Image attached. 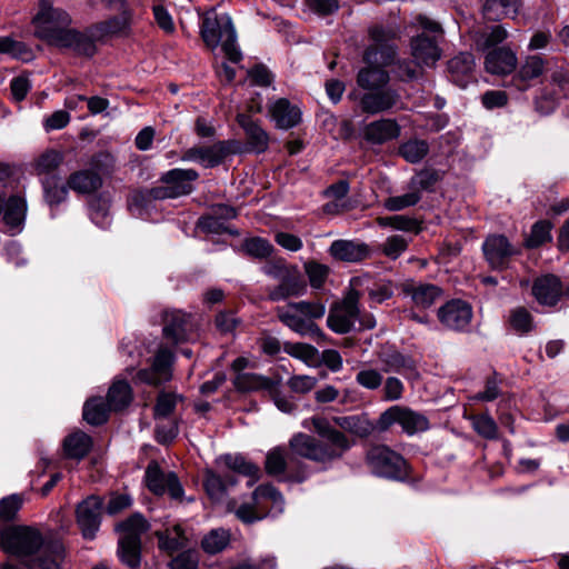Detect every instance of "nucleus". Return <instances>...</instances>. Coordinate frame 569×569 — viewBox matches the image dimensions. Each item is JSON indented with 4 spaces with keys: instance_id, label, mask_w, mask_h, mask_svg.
Returning a JSON list of instances; mask_svg holds the SVG:
<instances>
[{
    "instance_id": "obj_52",
    "label": "nucleus",
    "mask_w": 569,
    "mask_h": 569,
    "mask_svg": "<svg viewBox=\"0 0 569 569\" xmlns=\"http://www.w3.org/2000/svg\"><path fill=\"white\" fill-rule=\"evenodd\" d=\"M420 199V192L408 187V191L405 194L389 197L383 200L382 206L388 211H401L416 206Z\"/></svg>"
},
{
    "instance_id": "obj_54",
    "label": "nucleus",
    "mask_w": 569,
    "mask_h": 569,
    "mask_svg": "<svg viewBox=\"0 0 569 569\" xmlns=\"http://www.w3.org/2000/svg\"><path fill=\"white\" fill-rule=\"evenodd\" d=\"M83 419L92 426H99L107 421L108 409L101 398H93L84 403Z\"/></svg>"
},
{
    "instance_id": "obj_50",
    "label": "nucleus",
    "mask_w": 569,
    "mask_h": 569,
    "mask_svg": "<svg viewBox=\"0 0 569 569\" xmlns=\"http://www.w3.org/2000/svg\"><path fill=\"white\" fill-rule=\"evenodd\" d=\"M228 508L236 513L238 519L246 523L254 522L266 516L262 510V503L257 505L252 498L249 502H243L240 506H237L236 501H231Z\"/></svg>"
},
{
    "instance_id": "obj_2",
    "label": "nucleus",
    "mask_w": 569,
    "mask_h": 569,
    "mask_svg": "<svg viewBox=\"0 0 569 569\" xmlns=\"http://www.w3.org/2000/svg\"><path fill=\"white\" fill-rule=\"evenodd\" d=\"M2 549L23 560L29 567L48 561L49 550L41 531L32 526H10L2 529Z\"/></svg>"
},
{
    "instance_id": "obj_21",
    "label": "nucleus",
    "mask_w": 569,
    "mask_h": 569,
    "mask_svg": "<svg viewBox=\"0 0 569 569\" xmlns=\"http://www.w3.org/2000/svg\"><path fill=\"white\" fill-rule=\"evenodd\" d=\"M97 42L100 41L92 37L91 27L88 28L86 32H79L70 28L68 31L63 32L62 37L54 43V47L68 48L78 54L92 57L97 50Z\"/></svg>"
},
{
    "instance_id": "obj_62",
    "label": "nucleus",
    "mask_w": 569,
    "mask_h": 569,
    "mask_svg": "<svg viewBox=\"0 0 569 569\" xmlns=\"http://www.w3.org/2000/svg\"><path fill=\"white\" fill-rule=\"evenodd\" d=\"M180 397L173 392H160L154 406V418L162 419L170 416L177 407Z\"/></svg>"
},
{
    "instance_id": "obj_18",
    "label": "nucleus",
    "mask_w": 569,
    "mask_h": 569,
    "mask_svg": "<svg viewBox=\"0 0 569 569\" xmlns=\"http://www.w3.org/2000/svg\"><path fill=\"white\" fill-rule=\"evenodd\" d=\"M486 260L493 269H503L509 259L519 251L502 234L489 236L482 244Z\"/></svg>"
},
{
    "instance_id": "obj_45",
    "label": "nucleus",
    "mask_w": 569,
    "mask_h": 569,
    "mask_svg": "<svg viewBox=\"0 0 569 569\" xmlns=\"http://www.w3.org/2000/svg\"><path fill=\"white\" fill-rule=\"evenodd\" d=\"M381 361L385 366L383 372H398L407 377L416 373L415 362L399 352L387 355Z\"/></svg>"
},
{
    "instance_id": "obj_11",
    "label": "nucleus",
    "mask_w": 569,
    "mask_h": 569,
    "mask_svg": "<svg viewBox=\"0 0 569 569\" xmlns=\"http://www.w3.org/2000/svg\"><path fill=\"white\" fill-rule=\"evenodd\" d=\"M348 99L358 101L360 110L372 116L387 112L400 103L399 92L391 87L366 91L361 94L352 91L348 94Z\"/></svg>"
},
{
    "instance_id": "obj_33",
    "label": "nucleus",
    "mask_w": 569,
    "mask_h": 569,
    "mask_svg": "<svg viewBox=\"0 0 569 569\" xmlns=\"http://www.w3.org/2000/svg\"><path fill=\"white\" fill-rule=\"evenodd\" d=\"M520 7L521 0H486L482 13L489 21H499L505 17L516 19Z\"/></svg>"
},
{
    "instance_id": "obj_51",
    "label": "nucleus",
    "mask_w": 569,
    "mask_h": 569,
    "mask_svg": "<svg viewBox=\"0 0 569 569\" xmlns=\"http://www.w3.org/2000/svg\"><path fill=\"white\" fill-rule=\"evenodd\" d=\"M233 485H236V480L229 475L222 477L216 473H209L204 480L206 491L213 500H221L228 486Z\"/></svg>"
},
{
    "instance_id": "obj_39",
    "label": "nucleus",
    "mask_w": 569,
    "mask_h": 569,
    "mask_svg": "<svg viewBox=\"0 0 569 569\" xmlns=\"http://www.w3.org/2000/svg\"><path fill=\"white\" fill-rule=\"evenodd\" d=\"M333 421L341 429L359 437H368L375 430H378L377 423L375 425L365 416L336 417Z\"/></svg>"
},
{
    "instance_id": "obj_34",
    "label": "nucleus",
    "mask_w": 569,
    "mask_h": 569,
    "mask_svg": "<svg viewBox=\"0 0 569 569\" xmlns=\"http://www.w3.org/2000/svg\"><path fill=\"white\" fill-rule=\"evenodd\" d=\"M154 535L158 538L159 549L169 555L183 549L188 543V538L180 525H174L163 531L158 530Z\"/></svg>"
},
{
    "instance_id": "obj_59",
    "label": "nucleus",
    "mask_w": 569,
    "mask_h": 569,
    "mask_svg": "<svg viewBox=\"0 0 569 569\" xmlns=\"http://www.w3.org/2000/svg\"><path fill=\"white\" fill-rule=\"evenodd\" d=\"M242 249L248 256L262 259L272 253L273 246L268 240L256 237L246 239Z\"/></svg>"
},
{
    "instance_id": "obj_1",
    "label": "nucleus",
    "mask_w": 569,
    "mask_h": 569,
    "mask_svg": "<svg viewBox=\"0 0 569 569\" xmlns=\"http://www.w3.org/2000/svg\"><path fill=\"white\" fill-rule=\"evenodd\" d=\"M325 440H318L315 437L297 432L289 439V451L277 446L270 449L266 456V472L273 477H282L286 481L303 482L311 476L310 467L302 461L307 459L326 468L350 448L347 437L332 428L330 422L322 417H313L309 421H303L305 428H310Z\"/></svg>"
},
{
    "instance_id": "obj_13",
    "label": "nucleus",
    "mask_w": 569,
    "mask_h": 569,
    "mask_svg": "<svg viewBox=\"0 0 569 569\" xmlns=\"http://www.w3.org/2000/svg\"><path fill=\"white\" fill-rule=\"evenodd\" d=\"M144 480L148 489L154 495L169 493L171 498L179 499L183 493L182 486L176 473H164L156 461L148 465Z\"/></svg>"
},
{
    "instance_id": "obj_58",
    "label": "nucleus",
    "mask_w": 569,
    "mask_h": 569,
    "mask_svg": "<svg viewBox=\"0 0 569 569\" xmlns=\"http://www.w3.org/2000/svg\"><path fill=\"white\" fill-rule=\"evenodd\" d=\"M552 224L549 221H538L532 228L529 237L526 239V246L528 248H537L545 242L551 240V231Z\"/></svg>"
},
{
    "instance_id": "obj_14",
    "label": "nucleus",
    "mask_w": 569,
    "mask_h": 569,
    "mask_svg": "<svg viewBox=\"0 0 569 569\" xmlns=\"http://www.w3.org/2000/svg\"><path fill=\"white\" fill-rule=\"evenodd\" d=\"M102 500L97 496H90L81 501L76 510L77 523L83 538L92 540L101 523Z\"/></svg>"
},
{
    "instance_id": "obj_46",
    "label": "nucleus",
    "mask_w": 569,
    "mask_h": 569,
    "mask_svg": "<svg viewBox=\"0 0 569 569\" xmlns=\"http://www.w3.org/2000/svg\"><path fill=\"white\" fill-rule=\"evenodd\" d=\"M230 543V533L222 528L212 529L201 540V548L208 555L223 551Z\"/></svg>"
},
{
    "instance_id": "obj_20",
    "label": "nucleus",
    "mask_w": 569,
    "mask_h": 569,
    "mask_svg": "<svg viewBox=\"0 0 569 569\" xmlns=\"http://www.w3.org/2000/svg\"><path fill=\"white\" fill-rule=\"evenodd\" d=\"M271 120L276 127L288 130L297 127L301 122L302 112L298 104L291 103L286 98H279L268 107Z\"/></svg>"
},
{
    "instance_id": "obj_26",
    "label": "nucleus",
    "mask_w": 569,
    "mask_h": 569,
    "mask_svg": "<svg viewBox=\"0 0 569 569\" xmlns=\"http://www.w3.org/2000/svg\"><path fill=\"white\" fill-rule=\"evenodd\" d=\"M411 54L418 66L433 67L441 58V50L433 38L420 34L411 40Z\"/></svg>"
},
{
    "instance_id": "obj_37",
    "label": "nucleus",
    "mask_w": 569,
    "mask_h": 569,
    "mask_svg": "<svg viewBox=\"0 0 569 569\" xmlns=\"http://www.w3.org/2000/svg\"><path fill=\"white\" fill-rule=\"evenodd\" d=\"M92 447L90 436L82 431H74L63 441L64 455L68 458L80 460L84 458Z\"/></svg>"
},
{
    "instance_id": "obj_19",
    "label": "nucleus",
    "mask_w": 569,
    "mask_h": 569,
    "mask_svg": "<svg viewBox=\"0 0 569 569\" xmlns=\"http://www.w3.org/2000/svg\"><path fill=\"white\" fill-rule=\"evenodd\" d=\"M546 63V60L538 54L525 57L512 77V84L520 91L528 90L543 74Z\"/></svg>"
},
{
    "instance_id": "obj_6",
    "label": "nucleus",
    "mask_w": 569,
    "mask_h": 569,
    "mask_svg": "<svg viewBox=\"0 0 569 569\" xmlns=\"http://www.w3.org/2000/svg\"><path fill=\"white\" fill-rule=\"evenodd\" d=\"M121 532L118 553L121 561L137 568L141 561V536L149 530V523L141 515H133L118 526Z\"/></svg>"
},
{
    "instance_id": "obj_27",
    "label": "nucleus",
    "mask_w": 569,
    "mask_h": 569,
    "mask_svg": "<svg viewBox=\"0 0 569 569\" xmlns=\"http://www.w3.org/2000/svg\"><path fill=\"white\" fill-rule=\"evenodd\" d=\"M280 283L268 292L271 301L286 300L289 297L301 296L306 291V284L301 280L297 267L292 266L288 274L279 281Z\"/></svg>"
},
{
    "instance_id": "obj_42",
    "label": "nucleus",
    "mask_w": 569,
    "mask_h": 569,
    "mask_svg": "<svg viewBox=\"0 0 569 569\" xmlns=\"http://www.w3.org/2000/svg\"><path fill=\"white\" fill-rule=\"evenodd\" d=\"M475 66V58L470 52H460L448 62V69L452 80L461 87L466 83L460 78L470 74Z\"/></svg>"
},
{
    "instance_id": "obj_49",
    "label": "nucleus",
    "mask_w": 569,
    "mask_h": 569,
    "mask_svg": "<svg viewBox=\"0 0 569 569\" xmlns=\"http://www.w3.org/2000/svg\"><path fill=\"white\" fill-rule=\"evenodd\" d=\"M63 156L61 152L50 149L44 151L34 162V170L38 176L43 178L49 176H57L54 172L61 164Z\"/></svg>"
},
{
    "instance_id": "obj_57",
    "label": "nucleus",
    "mask_w": 569,
    "mask_h": 569,
    "mask_svg": "<svg viewBox=\"0 0 569 569\" xmlns=\"http://www.w3.org/2000/svg\"><path fill=\"white\" fill-rule=\"evenodd\" d=\"M475 431L486 439L498 437V426L489 415H477L470 417Z\"/></svg>"
},
{
    "instance_id": "obj_47",
    "label": "nucleus",
    "mask_w": 569,
    "mask_h": 569,
    "mask_svg": "<svg viewBox=\"0 0 569 569\" xmlns=\"http://www.w3.org/2000/svg\"><path fill=\"white\" fill-rule=\"evenodd\" d=\"M303 270L310 287L315 290H320L325 287L331 272L329 266L320 263L316 260L306 261L303 263Z\"/></svg>"
},
{
    "instance_id": "obj_29",
    "label": "nucleus",
    "mask_w": 569,
    "mask_h": 569,
    "mask_svg": "<svg viewBox=\"0 0 569 569\" xmlns=\"http://www.w3.org/2000/svg\"><path fill=\"white\" fill-rule=\"evenodd\" d=\"M400 126L393 119H379L363 128V138L372 144H382L398 138Z\"/></svg>"
},
{
    "instance_id": "obj_22",
    "label": "nucleus",
    "mask_w": 569,
    "mask_h": 569,
    "mask_svg": "<svg viewBox=\"0 0 569 569\" xmlns=\"http://www.w3.org/2000/svg\"><path fill=\"white\" fill-rule=\"evenodd\" d=\"M518 63L516 52L509 47H499L490 50L485 56V69L496 76H505L513 72Z\"/></svg>"
},
{
    "instance_id": "obj_9",
    "label": "nucleus",
    "mask_w": 569,
    "mask_h": 569,
    "mask_svg": "<svg viewBox=\"0 0 569 569\" xmlns=\"http://www.w3.org/2000/svg\"><path fill=\"white\" fill-rule=\"evenodd\" d=\"M393 425H399L408 436L425 432L430 428L429 419L423 413L403 406L388 408L377 420V429L380 432L389 430Z\"/></svg>"
},
{
    "instance_id": "obj_41",
    "label": "nucleus",
    "mask_w": 569,
    "mask_h": 569,
    "mask_svg": "<svg viewBox=\"0 0 569 569\" xmlns=\"http://www.w3.org/2000/svg\"><path fill=\"white\" fill-rule=\"evenodd\" d=\"M41 184L44 200L51 208L60 204L67 199L68 188L61 182V179L58 176L42 178Z\"/></svg>"
},
{
    "instance_id": "obj_35",
    "label": "nucleus",
    "mask_w": 569,
    "mask_h": 569,
    "mask_svg": "<svg viewBox=\"0 0 569 569\" xmlns=\"http://www.w3.org/2000/svg\"><path fill=\"white\" fill-rule=\"evenodd\" d=\"M389 81V73L381 67L362 68L357 76V83L365 92L388 87Z\"/></svg>"
},
{
    "instance_id": "obj_5",
    "label": "nucleus",
    "mask_w": 569,
    "mask_h": 569,
    "mask_svg": "<svg viewBox=\"0 0 569 569\" xmlns=\"http://www.w3.org/2000/svg\"><path fill=\"white\" fill-rule=\"evenodd\" d=\"M32 23L36 36L54 46L63 32L70 29L71 18L63 9L53 7L50 0H39Z\"/></svg>"
},
{
    "instance_id": "obj_15",
    "label": "nucleus",
    "mask_w": 569,
    "mask_h": 569,
    "mask_svg": "<svg viewBox=\"0 0 569 569\" xmlns=\"http://www.w3.org/2000/svg\"><path fill=\"white\" fill-rule=\"evenodd\" d=\"M28 212L27 200L16 194L2 203V233L16 236L22 232Z\"/></svg>"
},
{
    "instance_id": "obj_30",
    "label": "nucleus",
    "mask_w": 569,
    "mask_h": 569,
    "mask_svg": "<svg viewBox=\"0 0 569 569\" xmlns=\"http://www.w3.org/2000/svg\"><path fill=\"white\" fill-rule=\"evenodd\" d=\"M130 23V13L123 10L118 17L91 26V34L103 42L109 38L126 34L129 31Z\"/></svg>"
},
{
    "instance_id": "obj_48",
    "label": "nucleus",
    "mask_w": 569,
    "mask_h": 569,
    "mask_svg": "<svg viewBox=\"0 0 569 569\" xmlns=\"http://www.w3.org/2000/svg\"><path fill=\"white\" fill-rule=\"evenodd\" d=\"M234 386L240 391H254L260 389L271 390L273 381L256 373H238L234 378Z\"/></svg>"
},
{
    "instance_id": "obj_24",
    "label": "nucleus",
    "mask_w": 569,
    "mask_h": 569,
    "mask_svg": "<svg viewBox=\"0 0 569 569\" xmlns=\"http://www.w3.org/2000/svg\"><path fill=\"white\" fill-rule=\"evenodd\" d=\"M508 34V30L502 24H485L472 32L471 39L476 50L487 53L502 43Z\"/></svg>"
},
{
    "instance_id": "obj_63",
    "label": "nucleus",
    "mask_w": 569,
    "mask_h": 569,
    "mask_svg": "<svg viewBox=\"0 0 569 569\" xmlns=\"http://www.w3.org/2000/svg\"><path fill=\"white\" fill-rule=\"evenodd\" d=\"M356 382L365 389L377 390L381 387L383 377L377 369L365 367L357 372Z\"/></svg>"
},
{
    "instance_id": "obj_60",
    "label": "nucleus",
    "mask_w": 569,
    "mask_h": 569,
    "mask_svg": "<svg viewBox=\"0 0 569 569\" xmlns=\"http://www.w3.org/2000/svg\"><path fill=\"white\" fill-rule=\"evenodd\" d=\"M286 351L297 358L306 362L307 365H313L319 360L318 350L308 343L296 342L289 343L286 346Z\"/></svg>"
},
{
    "instance_id": "obj_25",
    "label": "nucleus",
    "mask_w": 569,
    "mask_h": 569,
    "mask_svg": "<svg viewBox=\"0 0 569 569\" xmlns=\"http://www.w3.org/2000/svg\"><path fill=\"white\" fill-rule=\"evenodd\" d=\"M227 153L224 142L210 147H192L183 152L182 161L198 162L204 168H213L222 162Z\"/></svg>"
},
{
    "instance_id": "obj_36",
    "label": "nucleus",
    "mask_w": 569,
    "mask_h": 569,
    "mask_svg": "<svg viewBox=\"0 0 569 569\" xmlns=\"http://www.w3.org/2000/svg\"><path fill=\"white\" fill-rule=\"evenodd\" d=\"M252 499L257 505L262 503V510L264 511L270 503V511L274 515L281 513L284 508V499L281 492L272 485H261L252 492Z\"/></svg>"
},
{
    "instance_id": "obj_28",
    "label": "nucleus",
    "mask_w": 569,
    "mask_h": 569,
    "mask_svg": "<svg viewBox=\"0 0 569 569\" xmlns=\"http://www.w3.org/2000/svg\"><path fill=\"white\" fill-rule=\"evenodd\" d=\"M329 253L340 261L358 262L370 256V249L365 242L340 239L331 243Z\"/></svg>"
},
{
    "instance_id": "obj_53",
    "label": "nucleus",
    "mask_w": 569,
    "mask_h": 569,
    "mask_svg": "<svg viewBox=\"0 0 569 569\" xmlns=\"http://www.w3.org/2000/svg\"><path fill=\"white\" fill-rule=\"evenodd\" d=\"M429 144L425 140L411 139L399 147V153L408 162H420L428 153Z\"/></svg>"
},
{
    "instance_id": "obj_4",
    "label": "nucleus",
    "mask_w": 569,
    "mask_h": 569,
    "mask_svg": "<svg viewBox=\"0 0 569 569\" xmlns=\"http://www.w3.org/2000/svg\"><path fill=\"white\" fill-rule=\"evenodd\" d=\"M277 317L292 331L300 336L311 338L325 337L322 330L315 322L326 313V305L321 301H299L277 307Z\"/></svg>"
},
{
    "instance_id": "obj_10",
    "label": "nucleus",
    "mask_w": 569,
    "mask_h": 569,
    "mask_svg": "<svg viewBox=\"0 0 569 569\" xmlns=\"http://www.w3.org/2000/svg\"><path fill=\"white\" fill-rule=\"evenodd\" d=\"M199 174L193 169H171L162 174L161 186L153 188V194L157 199H174L187 196L193 191L192 182Z\"/></svg>"
},
{
    "instance_id": "obj_56",
    "label": "nucleus",
    "mask_w": 569,
    "mask_h": 569,
    "mask_svg": "<svg viewBox=\"0 0 569 569\" xmlns=\"http://www.w3.org/2000/svg\"><path fill=\"white\" fill-rule=\"evenodd\" d=\"M186 322L183 315L180 312L172 313L171 319H167L163 327V335L167 339L174 343L180 342L186 337Z\"/></svg>"
},
{
    "instance_id": "obj_31",
    "label": "nucleus",
    "mask_w": 569,
    "mask_h": 569,
    "mask_svg": "<svg viewBox=\"0 0 569 569\" xmlns=\"http://www.w3.org/2000/svg\"><path fill=\"white\" fill-rule=\"evenodd\" d=\"M370 37L376 42L377 46L370 47L366 50L365 56H363L365 61L368 63L376 62V63H379L382 66L390 63L395 56L392 48L387 47L386 48L387 57L385 59H382L381 61H379V59L377 57L379 53L378 47L382 46L388 40L395 38L396 31L392 29H386L383 27H373L370 29Z\"/></svg>"
},
{
    "instance_id": "obj_17",
    "label": "nucleus",
    "mask_w": 569,
    "mask_h": 569,
    "mask_svg": "<svg viewBox=\"0 0 569 569\" xmlns=\"http://www.w3.org/2000/svg\"><path fill=\"white\" fill-rule=\"evenodd\" d=\"M401 292L410 298L415 308L425 310L433 306L442 297V289L433 283L407 280L401 284Z\"/></svg>"
},
{
    "instance_id": "obj_32",
    "label": "nucleus",
    "mask_w": 569,
    "mask_h": 569,
    "mask_svg": "<svg viewBox=\"0 0 569 569\" xmlns=\"http://www.w3.org/2000/svg\"><path fill=\"white\" fill-rule=\"evenodd\" d=\"M237 120L244 130L250 148L258 153L266 151L269 143L268 133L249 116L239 114Z\"/></svg>"
},
{
    "instance_id": "obj_7",
    "label": "nucleus",
    "mask_w": 569,
    "mask_h": 569,
    "mask_svg": "<svg viewBox=\"0 0 569 569\" xmlns=\"http://www.w3.org/2000/svg\"><path fill=\"white\" fill-rule=\"evenodd\" d=\"M366 463L371 473L381 478L402 481L409 473L405 458L385 445L370 448L366 455Z\"/></svg>"
},
{
    "instance_id": "obj_44",
    "label": "nucleus",
    "mask_w": 569,
    "mask_h": 569,
    "mask_svg": "<svg viewBox=\"0 0 569 569\" xmlns=\"http://www.w3.org/2000/svg\"><path fill=\"white\" fill-rule=\"evenodd\" d=\"M376 222L379 227L391 228L403 232L419 233L421 231L420 222L417 219L405 214L378 217Z\"/></svg>"
},
{
    "instance_id": "obj_55",
    "label": "nucleus",
    "mask_w": 569,
    "mask_h": 569,
    "mask_svg": "<svg viewBox=\"0 0 569 569\" xmlns=\"http://www.w3.org/2000/svg\"><path fill=\"white\" fill-rule=\"evenodd\" d=\"M2 54H8L24 62L34 58L32 50L26 43L9 37L2 38Z\"/></svg>"
},
{
    "instance_id": "obj_23",
    "label": "nucleus",
    "mask_w": 569,
    "mask_h": 569,
    "mask_svg": "<svg viewBox=\"0 0 569 569\" xmlns=\"http://www.w3.org/2000/svg\"><path fill=\"white\" fill-rule=\"evenodd\" d=\"M563 292L560 279L555 274H545L537 278L532 286V295L542 306L557 305Z\"/></svg>"
},
{
    "instance_id": "obj_38",
    "label": "nucleus",
    "mask_w": 569,
    "mask_h": 569,
    "mask_svg": "<svg viewBox=\"0 0 569 569\" xmlns=\"http://www.w3.org/2000/svg\"><path fill=\"white\" fill-rule=\"evenodd\" d=\"M132 400V390L124 379H116L109 388L107 402L110 410H122Z\"/></svg>"
},
{
    "instance_id": "obj_64",
    "label": "nucleus",
    "mask_w": 569,
    "mask_h": 569,
    "mask_svg": "<svg viewBox=\"0 0 569 569\" xmlns=\"http://www.w3.org/2000/svg\"><path fill=\"white\" fill-rule=\"evenodd\" d=\"M409 240L403 236H390L381 246V252L389 259L396 260L408 248Z\"/></svg>"
},
{
    "instance_id": "obj_61",
    "label": "nucleus",
    "mask_w": 569,
    "mask_h": 569,
    "mask_svg": "<svg viewBox=\"0 0 569 569\" xmlns=\"http://www.w3.org/2000/svg\"><path fill=\"white\" fill-rule=\"evenodd\" d=\"M509 322L512 329L520 335L527 333L533 328L532 317L523 307H518L510 312Z\"/></svg>"
},
{
    "instance_id": "obj_40",
    "label": "nucleus",
    "mask_w": 569,
    "mask_h": 569,
    "mask_svg": "<svg viewBox=\"0 0 569 569\" xmlns=\"http://www.w3.org/2000/svg\"><path fill=\"white\" fill-rule=\"evenodd\" d=\"M101 178L90 170L72 173L68 180V187L80 193H91L101 187Z\"/></svg>"
},
{
    "instance_id": "obj_3",
    "label": "nucleus",
    "mask_w": 569,
    "mask_h": 569,
    "mask_svg": "<svg viewBox=\"0 0 569 569\" xmlns=\"http://www.w3.org/2000/svg\"><path fill=\"white\" fill-rule=\"evenodd\" d=\"M200 33L207 47L216 49L221 46L230 62L238 63L242 59L230 16L218 14L214 10L207 11L202 17Z\"/></svg>"
},
{
    "instance_id": "obj_8",
    "label": "nucleus",
    "mask_w": 569,
    "mask_h": 569,
    "mask_svg": "<svg viewBox=\"0 0 569 569\" xmlns=\"http://www.w3.org/2000/svg\"><path fill=\"white\" fill-rule=\"evenodd\" d=\"M359 295L357 291H350L345 299L330 308L327 325L336 333L349 332L357 320H359L361 329H372L376 320L372 316H366L359 319L358 308Z\"/></svg>"
},
{
    "instance_id": "obj_16",
    "label": "nucleus",
    "mask_w": 569,
    "mask_h": 569,
    "mask_svg": "<svg viewBox=\"0 0 569 569\" xmlns=\"http://www.w3.org/2000/svg\"><path fill=\"white\" fill-rule=\"evenodd\" d=\"M173 355L167 348H160L154 356L150 369H142L137 372L136 380L151 386H159L171 379V366Z\"/></svg>"
},
{
    "instance_id": "obj_43",
    "label": "nucleus",
    "mask_w": 569,
    "mask_h": 569,
    "mask_svg": "<svg viewBox=\"0 0 569 569\" xmlns=\"http://www.w3.org/2000/svg\"><path fill=\"white\" fill-rule=\"evenodd\" d=\"M226 466L236 472L244 475L250 478L248 485L251 487L259 479L260 470L259 467L251 461H248L241 455H227L223 458Z\"/></svg>"
},
{
    "instance_id": "obj_12",
    "label": "nucleus",
    "mask_w": 569,
    "mask_h": 569,
    "mask_svg": "<svg viewBox=\"0 0 569 569\" xmlns=\"http://www.w3.org/2000/svg\"><path fill=\"white\" fill-rule=\"evenodd\" d=\"M438 319L440 323L453 331H465L472 320V307L460 299H453L438 309Z\"/></svg>"
}]
</instances>
